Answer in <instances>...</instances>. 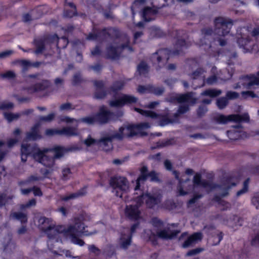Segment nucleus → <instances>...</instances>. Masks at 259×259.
<instances>
[{"instance_id":"18","label":"nucleus","mask_w":259,"mask_h":259,"mask_svg":"<svg viewBox=\"0 0 259 259\" xmlns=\"http://www.w3.org/2000/svg\"><path fill=\"white\" fill-rule=\"evenodd\" d=\"M215 30L214 32L219 36L225 37L227 29V22L224 18H218L214 21Z\"/></svg>"},{"instance_id":"61","label":"nucleus","mask_w":259,"mask_h":259,"mask_svg":"<svg viewBox=\"0 0 259 259\" xmlns=\"http://www.w3.org/2000/svg\"><path fill=\"white\" fill-rule=\"evenodd\" d=\"M71 109V105L69 103H65L60 106L61 110H68Z\"/></svg>"},{"instance_id":"63","label":"nucleus","mask_w":259,"mask_h":259,"mask_svg":"<svg viewBox=\"0 0 259 259\" xmlns=\"http://www.w3.org/2000/svg\"><path fill=\"white\" fill-rule=\"evenodd\" d=\"M259 243V234H257L254 238H253L251 241V244L252 245H256Z\"/></svg>"},{"instance_id":"35","label":"nucleus","mask_w":259,"mask_h":259,"mask_svg":"<svg viewBox=\"0 0 259 259\" xmlns=\"http://www.w3.org/2000/svg\"><path fill=\"white\" fill-rule=\"evenodd\" d=\"M148 70V67L145 62H141L138 66V71L140 74H145Z\"/></svg>"},{"instance_id":"33","label":"nucleus","mask_w":259,"mask_h":259,"mask_svg":"<svg viewBox=\"0 0 259 259\" xmlns=\"http://www.w3.org/2000/svg\"><path fill=\"white\" fill-rule=\"evenodd\" d=\"M12 217L19 221L21 223H25L27 221V216L22 213H14L12 214Z\"/></svg>"},{"instance_id":"43","label":"nucleus","mask_w":259,"mask_h":259,"mask_svg":"<svg viewBox=\"0 0 259 259\" xmlns=\"http://www.w3.org/2000/svg\"><path fill=\"white\" fill-rule=\"evenodd\" d=\"M1 76L4 78L11 79L15 76V73L12 71H8L1 74Z\"/></svg>"},{"instance_id":"36","label":"nucleus","mask_w":259,"mask_h":259,"mask_svg":"<svg viewBox=\"0 0 259 259\" xmlns=\"http://www.w3.org/2000/svg\"><path fill=\"white\" fill-rule=\"evenodd\" d=\"M250 37L249 36H248L245 38L243 37L239 38L237 39V44H238V46L240 47V48H242L244 49L246 43L249 42V39H250Z\"/></svg>"},{"instance_id":"42","label":"nucleus","mask_w":259,"mask_h":259,"mask_svg":"<svg viewBox=\"0 0 259 259\" xmlns=\"http://www.w3.org/2000/svg\"><path fill=\"white\" fill-rule=\"evenodd\" d=\"M251 203L256 209H259V193L254 194L251 199Z\"/></svg>"},{"instance_id":"11","label":"nucleus","mask_w":259,"mask_h":259,"mask_svg":"<svg viewBox=\"0 0 259 259\" xmlns=\"http://www.w3.org/2000/svg\"><path fill=\"white\" fill-rule=\"evenodd\" d=\"M175 54V52H171L167 49H161L153 55L152 60L153 62L156 61L159 66L161 67L166 63L169 57Z\"/></svg>"},{"instance_id":"37","label":"nucleus","mask_w":259,"mask_h":259,"mask_svg":"<svg viewBox=\"0 0 259 259\" xmlns=\"http://www.w3.org/2000/svg\"><path fill=\"white\" fill-rule=\"evenodd\" d=\"M66 5L70 7V8L71 9V12H69V13L65 12L64 13V15L66 17H72V16H73L74 15H75L76 14L75 7L73 5V4L71 3H67Z\"/></svg>"},{"instance_id":"52","label":"nucleus","mask_w":259,"mask_h":259,"mask_svg":"<svg viewBox=\"0 0 259 259\" xmlns=\"http://www.w3.org/2000/svg\"><path fill=\"white\" fill-rule=\"evenodd\" d=\"M13 53L12 50H7L0 53V59H4L11 56Z\"/></svg>"},{"instance_id":"62","label":"nucleus","mask_w":259,"mask_h":259,"mask_svg":"<svg viewBox=\"0 0 259 259\" xmlns=\"http://www.w3.org/2000/svg\"><path fill=\"white\" fill-rule=\"evenodd\" d=\"M32 191H33V194L35 196H40L42 195V192L39 188H33V189H32Z\"/></svg>"},{"instance_id":"26","label":"nucleus","mask_w":259,"mask_h":259,"mask_svg":"<svg viewBox=\"0 0 259 259\" xmlns=\"http://www.w3.org/2000/svg\"><path fill=\"white\" fill-rule=\"evenodd\" d=\"M40 125L39 123L36 124L31 129L30 133L27 135L26 139L28 140H35L40 138V136L39 133L38 128Z\"/></svg>"},{"instance_id":"22","label":"nucleus","mask_w":259,"mask_h":259,"mask_svg":"<svg viewBox=\"0 0 259 259\" xmlns=\"http://www.w3.org/2000/svg\"><path fill=\"white\" fill-rule=\"evenodd\" d=\"M202 238V235L201 233H195L190 236L188 239L184 242L183 247L184 248L194 245L200 241Z\"/></svg>"},{"instance_id":"3","label":"nucleus","mask_w":259,"mask_h":259,"mask_svg":"<svg viewBox=\"0 0 259 259\" xmlns=\"http://www.w3.org/2000/svg\"><path fill=\"white\" fill-rule=\"evenodd\" d=\"M38 226L41 230L47 234L49 238L47 242L48 248L54 254H65L66 256L71 257L69 251L60 249L56 250L52 246L55 243L58 242L60 240L61 232L63 231L62 227L56 226L52 219L45 217L39 218Z\"/></svg>"},{"instance_id":"27","label":"nucleus","mask_w":259,"mask_h":259,"mask_svg":"<svg viewBox=\"0 0 259 259\" xmlns=\"http://www.w3.org/2000/svg\"><path fill=\"white\" fill-rule=\"evenodd\" d=\"M249 182V178H247L246 180H245V181L243 182V188L241 190L237 192L236 194V197H239L240 196L246 193L248 191Z\"/></svg>"},{"instance_id":"16","label":"nucleus","mask_w":259,"mask_h":259,"mask_svg":"<svg viewBox=\"0 0 259 259\" xmlns=\"http://www.w3.org/2000/svg\"><path fill=\"white\" fill-rule=\"evenodd\" d=\"M46 134L48 136L61 135L66 136H71L76 135L77 134V132L75 127H68L60 130L49 129L46 130Z\"/></svg>"},{"instance_id":"1","label":"nucleus","mask_w":259,"mask_h":259,"mask_svg":"<svg viewBox=\"0 0 259 259\" xmlns=\"http://www.w3.org/2000/svg\"><path fill=\"white\" fill-rule=\"evenodd\" d=\"M110 184L117 196L124 197L125 201H132L133 203L127 205L125 209V215L133 220H138L140 218V211L139 207L144 203L149 208L153 207L159 201L158 196H153L148 193L142 194L139 196H135L133 200L126 198V193L129 189L128 182L124 177H114L111 179Z\"/></svg>"},{"instance_id":"59","label":"nucleus","mask_w":259,"mask_h":259,"mask_svg":"<svg viewBox=\"0 0 259 259\" xmlns=\"http://www.w3.org/2000/svg\"><path fill=\"white\" fill-rule=\"evenodd\" d=\"M217 81V77L215 76H212L206 80V82L208 84H212L216 82Z\"/></svg>"},{"instance_id":"38","label":"nucleus","mask_w":259,"mask_h":259,"mask_svg":"<svg viewBox=\"0 0 259 259\" xmlns=\"http://www.w3.org/2000/svg\"><path fill=\"white\" fill-rule=\"evenodd\" d=\"M71 172L68 167H65L62 169V179L67 180L71 177Z\"/></svg>"},{"instance_id":"21","label":"nucleus","mask_w":259,"mask_h":259,"mask_svg":"<svg viewBox=\"0 0 259 259\" xmlns=\"http://www.w3.org/2000/svg\"><path fill=\"white\" fill-rule=\"evenodd\" d=\"M131 236L129 233L127 229L123 231V234H121L119 243L120 247L122 248H126L131 244Z\"/></svg>"},{"instance_id":"20","label":"nucleus","mask_w":259,"mask_h":259,"mask_svg":"<svg viewBox=\"0 0 259 259\" xmlns=\"http://www.w3.org/2000/svg\"><path fill=\"white\" fill-rule=\"evenodd\" d=\"M229 59H228V73L230 74L231 77L234 72V67H232L233 66L237 61V55L235 52H233L230 53L228 51V57Z\"/></svg>"},{"instance_id":"55","label":"nucleus","mask_w":259,"mask_h":259,"mask_svg":"<svg viewBox=\"0 0 259 259\" xmlns=\"http://www.w3.org/2000/svg\"><path fill=\"white\" fill-rule=\"evenodd\" d=\"M216 120L220 123H225L227 121V117L223 115H218L216 117Z\"/></svg>"},{"instance_id":"13","label":"nucleus","mask_w":259,"mask_h":259,"mask_svg":"<svg viewBox=\"0 0 259 259\" xmlns=\"http://www.w3.org/2000/svg\"><path fill=\"white\" fill-rule=\"evenodd\" d=\"M137 99L134 96L127 95H120L113 101L110 102L112 107H121L126 104H131L136 102Z\"/></svg>"},{"instance_id":"24","label":"nucleus","mask_w":259,"mask_h":259,"mask_svg":"<svg viewBox=\"0 0 259 259\" xmlns=\"http://www.w3.org/2000/svg\"><path fill=\"white\" fill-rule=\"evenodd\" d=\"M243 220L239 216L236 215H233L230 216L229 220H228V226L236 230L238 226L242 225Z\"/></svg>"},{"instance_id":"48","label":"nucleus","mask_w":259,"mask_h":259,"mask_svg":"<svg viewBox=\"0 0 259 259\" xmlns=\"http://www.w3.org/2000/svg\"><path fill=\"white\" fill-rule=\"evenodd\" d=\"M13 107V104L11 102H0V109H6L11 108Z\"/></svg>"},{"instance_id":"10","label":"nucleus","mask_w":259,"mask_h":259,"mask_svg":"<svg viewBox=\"0 0 259 259\" xmlns=\"http://www.w3.org/2000/svg\"><path fill=\"white\" fill-rule=\"evenodd\" d=\"M112 116L113 114L109 112L105 107L102 106L100 109L98 115L82 118L80 121L89 124H93L96 122L103 123L108 122L110 119L113 118Z\"/></svg>"},{"instance_id":"4","label":"nucleus","mask_w":259,"mask_h":259,"mask_svg":"<svg viewBox=\"0 0 259 259\" xmlns=\"http://www.w3.org/2000/svg\"><path fill=\"white\" fill-rule=\"evenodd\" d=\"M87 221V217L83 215L75 218L72 224L68 226L65 230V235L70 239L73 243L82 246L84 244V242L79 239L78 237L81 235L88 236L92 234V233H88V231L85 230V228L87 227L85 225Z\"/></svg>"},{"instance_id":"32","label":"nucleus","mask_w":259,"mask_h":259,"mask_svg":"<svg viewBox=\"0 0 259 259\" xmlns=\"http://www.w3.org/2000/svg\"><path fill=\"white\" fill-rule=\"evenodd\" d=\"M44 171L42 170L41 173H43V176L42 177H38L36 175H33L30 177L28 180V182H35V181H38L42 180L44 178L47 177L48 174L50 172L48 170H46L45 172H43Z\"/></svg>"},{"instance_id":"64","label":"nucleus","mask_w":259,"mask_h":259,"mask_svg":"<svg viewBox=\"0 0 259 259\" xmlns=\"http://www.w3.org/2000/svg\"><path fill=\"white\" fill-rule=\"evenodd\" d=\"M251 34L253 36H258L259 35V27L254 28L251 32Z\"/></svg>"},{"instance_id":"50","label":"nucleus","mask_w":259,"mask_h":259,"mask_svg":"<svg viewBox=\"0 0 259 259\" xmlns=\"http://www.w3.org/2000/svg\"><path fill=\"white\" fill-rule=\"evenodd\" d=\"M36 204V200L34 199H31L26 204H23L21 205V209H23L26 208H28L32 206H34Z\"/></svg>"},{"instance_id":"45","label":"nucleus","mask_w":259,"mask_h":259,"mask_svg":"<svg viewBox=\"0 0 259 259\" xmlns=\"http://www.w3.org/2000/svg\"><path fill=\"white\" fill-rule=\"evenodd\" d=\"M55 117L54 113H51L46 116H41L39 118L40 120L46 122H50Z\"/></svg>"},{"instance_id":"12","label":"nucleus","mask_w":259,"mask_h":259,"mask_svg":"<svg viewBox=\"0 0 259 259\" xmlns=\"http://www.w3.org/2000/svg\"><path fill=\"white\" fill-rule=\"evenodd\" d=\"M84 142L87 146L98 144L105 151H108L112 147L111 144V138L110 137L104 138L101 139L99 141H98L92 139L91 137H89L84 141Z\"/></svg>"},{"instance_id":"25","label":"nucleus","mask_w":259,"mask_h":259,"mask_svg":"<svg viewBox=\"0 0 259 259\" xmlns=\"http://www.w3.org/2000/svg\"><path fill=\"white\" fill-rule=\"evenodd\" d=\"M134 109L136 111L139 113L141 115L145 117H150L153 119L160 120L161 118L160 115L156 114V113L151 111L145 110L138 108H135Z\"/></svg>"},{"instance_id":"2","label":"nucleus","mask_w":259,"mask_h":259,"mask_svg":"<svg viewBox=\"0 0 259 259\" xmlns=\"http://www.w3.org/2000/svg\"><path fill=\"white\" fill-rule=\"evenodd\" d=\"M21 160L22 161H26L27 156L31 154L33 159L41 163L46 167H52L54 164V160L52 157L49 158L51 156L50 153H53L56 158L62 156L66 150L61 147H56L53 150L44 149L41 150L36 146H31L23 142L21 146Z\"/></svg>"},{"instance_id":"34","label":"nucleus","mask_w":259,"mask_h":259,"mask_svg":"<svg viewBox=\"0 0 259 259\" xmlns=\"http://www.w3.org/2000/svg\"><path fill=\"white\" fill-rule=\"evenodd\" d=\"M5 118L9 121H12L15 119H17L19 116L20 114L18 113L13 114L12 113H5Z\"/></svg>"},{"instance_id":"5","label":"nucleus","mask_w":259,"mask_h":259,"mask_svg":"<svg viewBox=\"0 0 259 259\" xmlns=\"http://www.w3.org/2000/svg\"><path fill=\"white\" fill-rule=\"evenodd\" d=\"M153 225V230H146L144 235L143 238L151 241L153 244L155 243L157 238L161 239H171L176 236L178 232H171L169 229H163V225L162 223L156 218H154L152 221Z\"/></svg>"},{"instance_id":"44","label":"nucleus","mask_w":259,"mask_h":259,"mask_svg":"<svg viewBox=\"0 0 259 259\" xmlns=\"http://www.w3.org/2000/svg\"><path fill=\"white\" fill-rule=\"evenodd\" d=\"M6 146V145L4 143L0 142V161L3 159L6 154V151L5 150Z\"/></svg>"},{"instance_id":"14","label":"nucleus","mask_w":259,"mask_h":259,"mask_svg":"<svg viewBox=\"0 0 259 259\" xmlns=\"http://www.w3.org/2000/svg\"><path fill=\"white\" fill-rule=\"evenodd\" d=\"M147 168L146 167L143 166L142 167L141 169V175L136 181V186L135 189V191L139 190L141 183H143L148 178H150L151 181L157 180L156 174L154 171H152L148 174H147Z\"/></svg>"},{"instance_id":"58","label":"nucleus","mask_w":259,"mask_h":259,"mask_svg":"<svg viewBox=\"0 0 259 259\" xmlns=\"http://www.w3.org/2000/svg\"><path fill=\"white\" fill-rule=\"evenodd\" d=\"M202 249L201 248L194 249L188 252L187 253V255L191 256L192 255L196 254L202 251Z\"/></svg>"},{"instance_id":"56","label":"nucleus","mask_w":259,"mask_h":259,"mask_svg":"<svg viewBox=\"0 0 259 259\" xmlns=\"http://www.w3.org/2000/svg\"><path fill=\"white\" fill-rule=\"evenodd\" d=\"M145 0H136L134 3L133 4V5L132 7V11L133 12V14H135V10L136 9L137 6H138L139 4L143 3Z\"/></svg>"},{"instance_id":"9","label":"nucleus","mask_w":259,"mask_h":259,"mask_svg":"<svg viewBox=\"0 0 259 259\" xmlns=\"http://www.w3.org/2000/svg\"><path fill=\"white\" fill-rule=\"evenodd\" d=\"M175 101L182 104L178 110V113L181 114L188 111L189 107L196 103V99L194 97L193 94L188 93L184 95H175L173 96V99L169 100L171 102H175Z\"/></svg>"},{"instance_id":"15","label":"nucleus","mask_w":259,"mask_h":259,"mask_svg":"<svg viewBox=\"0 0 259 259\" xmlns=\"http://www.w3.org/2000/svg\"><path fill=\"white\" fill-rule=\"evenodd\" d=\"M173 174L175 176V178L179 180L180 186L178 189L179 195H185L189 193V192H185L183 190V183L186 182L189 180V176L193 174V170L190 168L186 169L185 174H183L179 178V175L176 171H174Z\"/></svg>"},{"instance_id":"30","label":"nucleus","mask_w":259,"mask_h":259,"mask_svg":"<svg viewBox=\"0 0 259 259\" xmlns=\"http://www.w3.org/2000/svg\"><path fill=\"white\" fill-rule=\"evenodd\" d=\"M43 83L45 84V85L37 84L36 87L29 88L28 89V92L30 93H33L40 90H44L46 88L48 87L49 85V83L47 81H44Z\"/></svg>"},{"instance_id":"49","label":"nucleus","mask_w":259,"mask_h":259,"mask_svg":"<svg viewBox=\"0 0 259 259\" xmlns=\"http://www.w3.org/2000/svg\"><path fill=\"white\" fill-rule=\"evenodd\" d=\"M62 121L66 122L67 123H72L75 126L77 125L79 121L76 120V119L70 118L68 117H64L62 118Z\"/></svg>"},{"instance_id":"8","label":"nucleus","mask_w":259,"mask_h":259,"mask_svg":"<svg viewBox=\"0 0 259 259\" xmlns=\"http://www.w3.org/2000/svg\"><path fill=\"white\" fill-rule=\"evenodd\" d=\"M201 176L200 174H196L193 178V185L191 187L193 191H195L197 189H205L206 191H209L213 189H218L219 190H222L223 194L221 197H223L226 194V188L225 185L220 186L215 185L209 182L201 180Z\"/></svg>"},{"instance_id":"7","label":"nucleus","mask_w":259,"mask_h":259,"mask_svg":"<svg viewBox=\"0 0 259 259\" xmlns=\"http://www.w3.org/2000/svg\"><path fill=\"white\" fill-rule=\"evenodd\" d=\"M150 127V124L147 122H144L137 125H130L126 126L121 127L119 129L118 132L113 136V138L122 139L138 134L143 135L145 134L144 130Z\"/></svg>"},{"instance_id":"6","label":"nucleus","mask_w":259,"mask_h":259,"mask_svg":"<svg viewBox=\"0 0 259 259\" xmlns=\"http://www.w3.org/2000/svg\"><path fill=\"white\" fill-rule=\"evenodd\" d=\"M249 116L247 113L242 115L231 114L228 115V122L233 121L235 124L230 125L232 129L228 131V137L231 140L239 139L241 137L242 126L240 122L242 121L248 122Z\"/></svg>"},{"instance_id":"41","label":"nucleus","mask_w":259,"mask_h":259,"mask_svg":"<svg viewBox=\"0 0 259 259\" xmlns=\"http://www.w3.org/2000/svg\"><path fill=\"white\" fill-rule=\"evenodd\" d=\"M19 63L23 71H26L31 66V63L29 61L26 60H21L19 61Z\"/></svg>"},{"instance_id":"23","label":"nucleus","mask_w":259,"mask_h":259,"mask_svg":"<svg viewBox=\"0 0 259 259\" xmlns=\"http://www.w3.org/2000/svg\"><path fill=\"white\" fill-rule=\"evenodd\" d=\"M157 12L155 8L146 7L143 11L142 17L145 21H149L154 19V16Z\"/></svg>"},{"instance_id":"28","label":"nucleus","mask_w":259,"mask_h":259,"mask_svg":"<svg viewBox=\"0 0 259 259\" xmlns=\"http://www.w3.org/2000/svg\"><path fill=\"white\" fill-rule=\"evenodd\" d=\"M192 77L194 79H198L202 83V85L204 82V75L203 71L201 69H199L195 71L192 74Z\"/></svg>"},{"instance_id":"17","label":"nucleus","mask_w":259,"mask_h":259,"mask_svg":"<svg viewBox=\"0 0 259 259\" xmlns=\"http://www.w3.org/2000/svg\"><path fill=\"white\" fill-rule=\"evenodd\" d=\"M238 83L247 89H251L254 85H259V77L253 75L243 76L240 78Z\"/></svg>"},{"instance_id":"46","label":"nucleus","mask_w":259,"mask_h":259,"mask_svg":"<svg viewBox=\"0 0 259 259\" xmlns=\"http://www.w3.org/2000/svg\"><path fill=\"white\" fill-rule=\"evenodd\" d=\"M241 94L242 97L245 99H246L248 97H251V98H253L256 97V95L252 91L242 92L241 93Z\"/></svg>"},{"instance_id":"40","label":"nucleus","mask_w":259,"mask_h":259,"mask_svg":"<svg viewBox=\"0 0 259 259\" xmlns=\"http://www.w3.org/2000/svg\"><path fill=\"white\" fill-rule=\"evenodd\" d=\"M35 45L37 48L36 50L35 51L36 54H39L41 53L44 50L45 44L43 41H37L35 40Z\"/></svg>"},{"instance_id":"57","label":"nucleus","mask_w":259,"mask_h":259,"mask_svg":"<svg viewBox=\"0 0 259 259\" xmlns=\"http://www.w3.org/2000/svg\"><path fill=\"white\" fill-rule=\"evenodd\" d=\"M253 40L251 39L250 38L249 39V42H247L244 50L246 51V52H249L251 50V46H252V43H253Z\"/></svg>"},{"instance_id":"47","label":"nucleus","mask_w":259,"mask_h":259,"mask_svg":"<svg viewBox=\"0 0 259 259\" xmlns=\"http://www.w3.org/2000/svg\"><path fill=\"white\" fill-rule=\"evenodd\" d=\"M85 193V192H79V193H74V194H70L69 195V196H67V197H64L63 198V199L65 201H66V200H68L69 199H73V198H76L78 196H82L84 195V194Z\"/></svg>"},{"instance_id":"54","label":"nucleus","mask_w":259,"mask_h":259,"mask_svg":"<svg viewBox=\"0 0 259 259\" xmlns=\"http://www.w3.org/2000/svg\"><path fill=\"white\" fill-rule=\"evenodd\" d=\"M239 97V94L235 92H228V100L235 99Z\"/></svg>"},{"instance_id":"51","label":"nucleus","mask_w":259,"mask_h":259,"mask_svg":"<svg viewBox=\"0 0 259 259\" xmlns=\"http://www.w3.org/2000/svg\"><path fill=\"white\" fill-rule=\"evenodd\" d=\"M123 86L124 83L122 81L115 83L113 87V92H115L116 91L121 89Z\"/></svg>"},{"instance_id":"53","label":"nucleus","mask_w":259,"mask_h":259,"mask_svg":"<svg viewBox=\"0 0 259 259\" xmlns=\"http://www.w3.org/2000/svg\"><path fill=\"white\" fill-rule=\"evenodd\" d=\"M251 50L249 52L252 53H256L259 51V46L253 40V43H252V46H251Z\"/></svg>"},{"instance_id":"39","label":"nucleus","mask_w":259,"mask_h":259,"mask_svg":"<svg viewBox=\"0 0 259 259\" xmlns=\"http://www.w3.org/2000/svg\"><path fill=\"white\" fill-rule=\"evenodd\" d=\"M217 105L219 109H224L227 105V99L226 98H219L217 100Z\"/></svg>"},{"instance_id":"29","label":"nucleus","mask_w":259,"mask_h":259,"mask_svg":"<svg viewBox=\"0 0 259 259\" xmlns=\"http://www.w3.org/2000/svg\"><path fill=\"white\" fill-rule=\"evenodd\" d=\"M238 183L239 180L237 176L232 177L230 175H228V190L236 186Z\"/></svg>"},{"instance_id":"60","label":"nucleus","mask_w":259,"mask_h":259,"mask_svg":"<svg viewBox=\"0 0 259 259\" xmlns=\"http://www.w3.org/2000/svg\"><path fill=\"white\" fill-rule=\"evenodd\" d=\"M159 32L160 30L157 27H154L151 28V33L154 36H159Z\"/></svg>"},{"instance_id":"31","label":"nucleus","mask_w":259,"mask_h":259,"mask_svg":"<svg viewBox=\"0 0 259 259\" xmlns=\"http://www.w3.org/2000/svg\"><path fill=\"white\" fill-rule=\"evenodd\" d=\"M221 93V91L219 90L209 89L206 90L204 92L202 93L201 94L202 95L208 96L210 97H214L220 95Z\"/></svg>"},{"instance_id":"19","label":"nucleus","mask_w":259,"mask_h":259,"mask_svg":"<svg viewBox=\"0 0 259 259\" xmlns=\"http://www.w3.org/2000/svg\"><path fill=\"white\" fill-rule=\"evenodd\" d=\"M128 38L125 36L122 38V41L124 44H122L121 46H118L116 48L111 47L108 49L109 57L112 59H115L117 56V52L121 50L127 49L129 51H131L132 49L128 46Z\"/></svg>"}]
</instances>
